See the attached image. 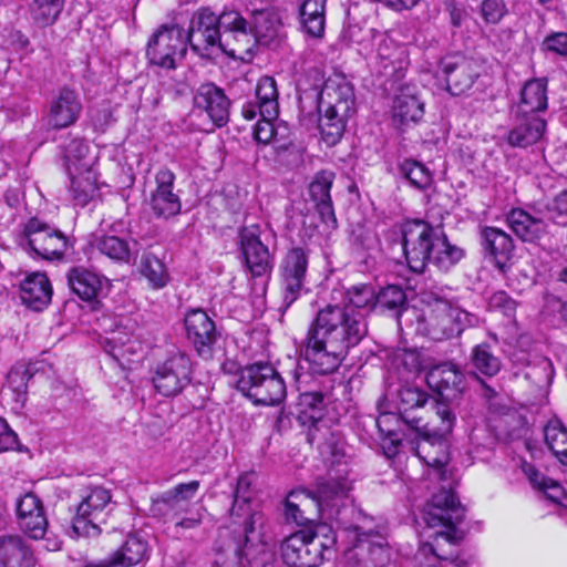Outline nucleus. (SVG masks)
<instances>
[{
	"mask_svg": "<svg viewBox=\"0 0 567 567\" xmlns=\"http://www.w3.org/2000/svg\"><path fill=\"white\" fill-rule=\"evenodd\" d=\"M368 333L364 315L350 307L328 305L310 326L301 353L315 373L338 369L350 348Z\"/></svg>",
	"mask_w": 567,
	"mask_h": 567,
	"instance_id": "f257e3e1",
	"label": "nucleus"
},
{
	"mask_svg": "<svg viewBox=\"0 0 567 567\" xmlns=\"http://www.w3.org/2000/svg\"><path fill=\"white\" fill-rule=\"evenodd\" d=\"M465 516V508L451 489H441L422 509V519L429 528L444 527V532L430 534L414 556V567H465L458 558L461 536L456 525Z\"/></svg>",
	"mask_w": 567,
	"mask_h": 567,
	"instance_id": "f03ea898",
	"label": "nucleus"
},
{
	"mask_svg": "<svg viewBox=\"0 0 567 567\" xmlns=\"http://www.w3.org/2000/svg\"><path fill=\"white\" fill-rule=\"evenodd\" d=\"M256 41L246 20L236 11L216 16L210 9L196 12L189 27V44L203 58L221 51L231 58L244 59Z\"/></svg>",
	"mask_w": 567,
	"mask_h": 567,
	"instance_id": "7ed1b4c3",
	"label": "nucleus"
},
{
	"mask_svg": "<svg viewBox=\"0 0 567 567\" xmlns=\"http://www.w3.org/2000/svg\"><path fill=\"white\" fill-rule=\"evenodd\" d=\"M402 246L406 262L414 272H422L427 262L441 271H449L464 257L461 247L451 244L443 233L423 220L403 225Z\"/></svg>",
	"mask_w": 567,
	"mask_h": 567,
	"instance_id": "20e7f679",
	"label": "nucleus"
},
{
	"mask_svg": "<svg viewBox=\"0 0 567 567\" xmlns=\"http://www.w3.org/2000/svg\"><path fill=\"white\" fill-rule=\"evenodd\" d=\"M458 403L456 394L450 398L444 392H432L431 395L427 392H385L383 400L379 402L381 416L377 424L381 429L386 415H399L410 426L417 427L420 417L410 416L409 412L413 409L429 406L442 420L444 431L450 432L455 421L454 410Z\"/></svg>",
	"mask_w": 567,
	"mask_h": 567,
	"instance_id": "39448f33",
	"label": "nucleus"
},
{
	"mask_svg": "<svg viewBox=\"0 0 567 567\" xmlns=\"http://www.w3.org/2000/svg\"><path fill=\"white\" fill-rule=\"evenodd\" d=\"M336 537L331 528L322 526L316 532L301 529L288 536L281 544V557L290 567H318L329 558Z\"/></svg>",
	"mask_w": 567,
	"mask_h": 567,
	"instance_id": "423d86ee",
	"label": "nucleus"
},
{
	"mask_svg": "<svg viewBox=\"0 0 567 567\" xmlns=\"http://www.w3.org/2000/svg\"><path fill=\"white\" fill-rule=\"evenodd\" d=\"M477 321L475 315L452 306L447 300L437 299L423 311L417 321V330L432 340L441 341L458 336Z\"/></svg>",
	"mask_w": 567,
	"mask_h": 567,
	"instance_id": "0eeeda50",
	"label": "nucleus"
},
{
	"mask_svg": "<svg viewBox=\"0 0 567 567\" xmlns=\"http://www.w3.org/2000/svg\"><path fill=\"white\" fill-rule=\"evenodd\" d=\"M277 83L271 76L259 79L255 99L243 105V116L246 120H254L257 114L261 116L255 127L254 137L260 144H269L276 136V130L272 121L279 115Z\"/></svg>",
	"mask_w": 567,
	"mask_h": 567,
	"instance_id": "6e6552de",
	"label": "nucleus"
},
{
	"mask_svg": "<svg viewBox=\"0 0 567 567\" xmlns=\"http://www.w3.org/2000/svg\"><path fill=\"white\" fill-rule=\"evenodd\" d=\"M189 43V32L186 33L177 24H163L150 38L146 56L150 63L175 69L177 60L182 59Z\"/></svg>",
	"mask_w": 567,
	"mask_h": 567,
	"instance_id": "1a4fd4ad",
	"label": "nucleus"
},
{
	"mask_svg": "<svg viewBox=\"0 0 567 567\" xmlns=\"http://www.w3.org/2000/svg\"><path fill=\"white\" fill-rule=\"evenodd\" d=\"M310 250L293 246L282 256L279 264V285L282 303L290 307L305 291L309 267Z\"/></svg>",
	"mask_w": 567,
	"mask_h": 567,
	"instance_id": "9d476101",
	"label": "nucleus"
},
{
	"mask_svg": "<svg viewBox=\"0 0 567 567\" xmlns=\"http://www.w3.org/2000/svg\"><path fill=\"white\" fill-rule=\"evenodd\" d=\"M112 495L109 489L95 486L89 488L78 505L72 522L73 532L78 536L95 537L101 533V524L105 523Z\"/></svg>",
	"mask_w": 567,
	"mask_h": 567,
	"instance_id": "9b49d317",
	"label": "nucleus"
},
{
	"mask_svg": "<svg viewBox=\"0 0 567 567\" xmlns=\"http://www.w3.org/2000/svg\"><path fill=\"white\" fill-rule=\"evenodd\" d=\"M28 244L38 256L44 259L60 258L66 249V237L38 218H31L25 225Z\"/></svg>",
	"mask_w": 567,
	"mask_h": 567,
	"instance_id": "f8f14e48",
	"label": "nucleus"
},
{
	"mask_svg": "<svg viewBox=\"0 0 567 567\" xmlns=\"http://www.w3.org/2000/svg\"><path fill=\"white\" fill-rule=\"evenodd\" d=\"M186 337L198 355L209 359L218 332L214 320L202 309H192L184 317Z\"/></svg>",
	"mask_w": 567,
	"mask_h": 567,
	"instance_id": "ddd939ff",
	"label": "nucleus"
},
{
	"mask_svg": "<svg viewBox=\"0 0 567 567\" xmlns=\"http://www.w3.org/2000/svg\"><path fill=\"white\" fill-rule=\"evenodd\" d=\"M175 174L163 167L155 174L156 187L151 194L150 205L152 212L161 218H169L181 213L182 203L174 192Z\"/></svg>",
	"mask_w": 567,
	"mask_h": 567,
	"instance_id": "4468645a",
	"label": "nucleus"
},
{
	"mask_svg": "<svg viewBox=\"0 0 567 567\" xmlns=\"http://www.w3.org/2000/svg\"><path fill=\"white\" fill-rule=\"evenodd\" d=\"M355 97L352 85L343 78L336 75L326 80L318 94V109L337 111L340 114L353 115Z\"/></svg>",
	"mask_w": 567,
	"mask_h": 567,
	"instance_id": "2eb2a0df",
	"label": "nucleus"
},
{
	"mask_svg": "<svg viewBox=\"0 0 567 567\" xmlns=\"http://www.w3.org/2000/svg\"><path fill=\"white\" fill-rule=\"evenodd\" d=\"M82 112L81 99L76 91L63 87L51 100L47 113V124L54 130L73 125Z\"/></svg>",
	"mask_w": 567,
	"mask_h": 567,
	"instance_id": "dca6fc26",
	"label": "nucleus"
},
{
	"mask_svg": "<svg viewBox=\"0 0 567 567\" xmlns=\"http://www.w3.org/2000/svg\"><path fill=\"white\" fill-rule=\"evenodd\" d=\"M444 424L441 426V434H425L417 443L415 449L416 456L422 460L437 480L445 478V466L449 463V445L445 435L450 432L444 431Z\"/></svg>",
	"mask_w": 567,
	"mask_h": 567,
	"instance_id": "f3484780",
	"label": "nucleus"
},
{
	"mask_svg": "<svg viewBox=\"0 0 567 567\" xmlns=\"http://www.w3.org/2000/svg\"><path fill=\"white\" fill-rule=\"evenodd\" d=\"M240 248L249 271L255 277H260L271 269L268 247L259 238L258 227H245L240 231Z\"/></svg>",
	"mask_w": 567,
	"mask_h": 567,
	"instance_id": "a211bd4d",
	"label": "nucleus"
},
{
	"mask_svg": "<svg viewBox=\"0 0 567 567\" xmlns=\"http://www.w3.org/2000/svg\"><path fill=\"white\" fill-rule=\"evenodd\" d=\"M349 538L354 540V548L367 549L371 555H377L375 559L385 556L386 526L382 523H375L371 517H364L360 524L352 526L349 530Z\"/></svg>",
	"mask_w": 567,
	"mask_h": 567,
	"instance_id": "6ab92c4d",
	"label": "nucleus"
},
{
	"mask_svg": "<svg viewBox=\"0 0 567 567\" xmlns=\"http://www.w3.org/2000/svg\"><path fill=\"white\" fill-rule=\"evenodd\" d=\"M230 102L225 92L213 83L202 84L194 95V107L204 111L216 126H223L229 117Z\"/></svg>",
	"mask_w": 567,
	"mask_h": 567,
	"instance_id": "aec40b11",
	"label": "nucleus"
},
{
	"mask_svg": "<svg viewBox=\"0 0 567 567\" xmlns=\"http://www.w3.org/2000/svg\"><path fill=\"white\" fill-rule=\"evenodd\" d=\"M298 420L302 425L309 426L307 440L313 444L319 440L318 433L322 427L327 430L324 420V405L322 392H300L298 395Z\"/></svg>",
	"mask_w": 567,
	"mask_h": 567,
	"instance_id": "412c9836",
	"label": "nucleus"
},
{
	"mask_svg": "<svg viewBox=\"0 0 567 567\" xmlns=\"http://www.w3.org/2000/svg\"><path fill=\"white\" fill-rule=\"evenodd\" d=\"M447 90L453 95H461L472 87L477 72L472 61L462 55L445 56L441 61Z\"/></svg>",
	"mask_w": 567,
	"mask_h": 567,
	"instance_id": "4be33fe9",
	"label": "nucleus"
},
{
	"mask_svg": "<svg viewBox=\"0 0 567 567\" xmlns=\"http://www.w3.org/2000/svg\"><path fill=\"white\" fill-rule=\"evenodd\" d=\"M148 549V543L144 537L131 534L110 557L99 563H89L85 567H132L147 558Z\"/></svg>",
	"mask_w": 567,
	"mask_h": 567,
	"instance_id": "5701e85b",
	"label": "nucleus"
},
{
	"mask_svg": "<svg viewBox=\"0 0 567 567\" xmlns=\"http://www.w3.org/2000/svg\"><path fill=\"white\" fill-rule=\"evenodd\" d=\"M20 527L34 539L45 535L48 519L44 515L41 501L33 494L27 493L17 504Z\"/></svg>",
	"mask_w": 567,
	"mask_h": 567,
	"instance_id": "b1692460",
	"label": "nucleus"
},
{
	"mask_svg": "<svg viewBox=\"0 0 567 567\" xmlns=\"http://www.w3.org/2000/svg\"><path fill=\"white\" fill-rule=\"evenodd\" d=\"M424 115V103L413 85H403L392 104V118L398 125L419 122Z\"/></svg>",
	"mask_w": 567,
	"mask_h": 567,
	"instance_id": "393cba45",
	"label": "nucleus"
},
{
	"mask_svg": "<svg viewBox=\"0 0 567 567\" xmlns=\"http://www.w3.org/2000/svg\"><path fill=\"white\" fill-rule=\"evenodd\" d=\"M68 285L72 292L84 301L96 299L110 288L107 278L82 267H75L69 271Z\"/></svg>",
	"mask_w": 567,
	"mask_h": 567,
	"instance_id": "a878e982",
	"label": "nucleus"
},
{
	"mask_svg": "<svg viewBox=\"0 0 567 567\" xmlns=\"http://www.w3.org/2000/svg\"><path fill=\"white\" fill-rule=\"evenodd\" d=\"M481 237L484 251L493 259L496 267L504 271L514 254L512 237L496 227H484Z\"/></svg>",
	"mask_w": 567,
	"mask_h": 567,
	"instance_id": "bb28decb",
	"label": "nucleus"
},
{
	"mask_svg": "<svg viewBox=\"0 0 567 567\" xmlns=\"http://www.w3.org/2000/svg\"><path fill=\"white\" fill-rule=\"evenodd\" d=\"M260 386L285 390V382L269 363H255L240 371L236 390H250Z\"/></svg>",
	"mask_w": 567,
	"mask_h": 567,
	"instance_id": "cd10ccee",
	"label": "nucleus"
},
{
	"mask_svg": "<svg viewBox=\"0 0 567 567\" xmlns=\"http://www.w3.org/2000/svg\"><path fill=\"white\" fill-rule=\"evenodd\" d=\"M187 360L174 357L159 365L152 379L155 390H184L188 386Z\"/></svg>",
	"mask_w": 567,
	"mask_h": 567,
	"instance_id": "c85d7f7f",
	"label": "nucleus"
},
{
	"mask_svg": "<svg viewBox=\"0 0 567 567\" xmlns=\"http://www.w3.org/2000/svg\"><path fill=\"white\" fill-rule=\"evenodd\" d=\"M0 567H35L33 554L22 537H0Z\"/></svg>",
	"mask_w": 567,
	"mask_h": 567,
	"instance_id": "c756f323",
	"label": "nucleus"
},
{
	"mask_svg": "<svg viewBox=\"0 0 567 567\" xmlns=\"http://www.w3.org/2000/svg\"><path fill=\"white\" fill-rule=\"evenodd\" d=\"M137 323L128 317H122L116 323L115 329L106 341L105 351L123 367V359L126 353H135V344L131 343V338L136 331Z\"/></svg>",
	"mask_w": 567,
	"mask_h": 567,
	"instance_id": "7c9ffc66",
	"label": "nucleus"
},
{
	"mask_svg": "<svg viewBox=\"0 0 567 567\" xmlns=\"http://www.w3.org/2000/svg\"><path fill=\"white\" fill-rule=\"evenodd\" d=\"M199 486V481H190L165 491L152 499L151 513L154 516L167 515L171 511L176 509L182 502L192 499L198 492Z\"/></svg>",
	"mask_w": 567,
	"mask_h": 567,
	"instance_id": "2f4dec72",
	"label": "nucleus"
},
{
	"mask_svg": "<svg viewBox=\"0 0 567 567\" xmlns=\"http://www.w3.org/2000/svg\"><path fill=\"white\" fill-rule=\"evenodd\" d=\"M20 289L22 302L34 310H42L52 297L51 284L41 272H33L25 277Z\"/></svg>",
	"mask_w": 567,
	"mask_h": 567,
	"instance_id": "473e14b6",
	"label": "nucleus"
},
{
	"mask_svg": "<svg viewBox=\"0 0 567 567\" xmlns=\"http://www.w3.org/2000/svg\"><path fill=\"white\" fill-rule=\"evenodd\" d=\"M512 230L524 241H535L546 231V223L523 209H513L507 216Z\"/></svg>",
	"mask_w": 567,
	"mask_h": 567,
	"instance_id": "72a5a7b5",
	"label": "nucleus"
},
{
	"mask_svg": "<svg viewBox=\"0 0 567 567\" xmlns=\"http://www.w3.org/2000/svg\"><path fill=\"white\" fill-rule=\"evenodd\" d=\"M547 109V82L534 79L525 83L520 91L518 111L523 115L542 112Z\"/></svg>",
	"mask_w": 567,
	"mask_h": 567,
	"instance_id": "f704fd0d",
	"label": "nucleus"
},
{
	"mask_svg": "<svg viewBox=\"0 0 567 567\" xmlns=\"http://www.w3.org/2000/svg\"><path fill=\"white\" fill-rule=\"evenodd\" d=\"M64 159L69 175L94 169L95 156L91 155L90 146L84 140H72L65 148Z\"/></svg>",
	"mask_w": 567,
	"mask_h": 567,
	"instance_id": "c9c22d12",
	"label": "nucleus"
},
{
	"mask_svg": "<svg viewBox=\"0 0 567 567\" xmlns=\"http://www.w3.org/2000/svg\"><path fill=\"white\" fill-rule=\"evenodd\" d=\"M326 1L305 0L300 8L302 28L312 38H321L324 33Z\"/></svg>",
	"mask_w": 567,
	"mask_h": 567,
	"instance_id": "e433bc0d",
	"label": "nucleus"
},
{
	"mask_svg": "<svg viewBox=\"0 0 567 567\" xmlns=\"http://www.w3.org/2000/svg\"><path fill=\"white\" fill-rule=\"evenodd\" d=\"M70 192L75 205L84 207L97 195V176L95 169L70 174Z\"/></svg>",
	"mask_w": 567,
	"mask_h": 567,
	"instance_id": "4c0bfd02",
	"label": "nucleus"
},
{
	"mask_svg": "<svg viewBox=\"0 0 567 567\" xmlns=\"http://www.w3.org/2000/svg\"><path fill=\"white\" fill-rule=\"evenodd\" d=\"M546 122L539 117H530L509 131L507 142L513 147H526L540 140Z\"/></svg>",
	"mask_w": 567,
	"mask_h": 567,
	"instance_id": "58836bf2",
	"label": "nucleus"
},
{
	"mask_svg": "<svg viewBox=\"0 0 567 567\" xmlns=\"http://www.w3.org/2000/svg\"><path fill=\"white\" fill-rule=\"evenodd\" d=\"M281 29L277 14L269 11H258L252 17L249 30L256 42L268 45L275 40Z\"/></svg>",
	"mask_w": 567,
	"mask_h": 567,
	"instance_id": "ea45409f",
	"label": "nucleus"
},
{
	"mask_svg": "<svg viewBox=\"0 0 567 567\" xmlns=\"http://www.w3.org/2000/svg\"><path fill=\"white\" fill-rule=\"evenodd\" d=\"M463 374L452 362L432 367L426 373L429 390H451L462 381Z\"/></svg>",
	"mask_w": 567,
	"mask_h": 567,
	"instance_id": "a19ab883",
	"label": "nucleus"
},
{
	"mask_svg": "<svg viewBox=\"0 0 567 567\" xmlns=\"http://www.w3.org/2000/svg\"><path fill=\"white\" fill-rule=\"evenodd\" d=\"M65 0H32L29 13L32 22L39 28H47L59 19Z\"/></svg>",
	"mask_w": 567,
	"mask_h": 567,
	"instance_id": "79ce46f5",
	"label": "nucleus"
},
{
	"mask_svg": "<svg viewBox=\"0 0 567 567\" xmlns=\"http://www.w3.org/2000/svg\"><path fill=\"white\" fill-rule=\"evenodd\" d=\"M95 247L102 255L116 262H130L132 251L130 243L115 235H102L94 239Z\"/></svg>",
	"mask_w": 567,
	"mask_h": 567,
	"instance_id": "37998d69",
	"label": "nucleus"
},
{
	"mask_svg": "<svg viewBox=\"0 0 567 567\" xmlns=\"http://www.w3.org/2000/svg\"><path fill=\"white\" fill-rule=\"evenodd\" d=\"M322 114L319 118V128L323 141L328 145H334L343 135L350 114H340L337 111L319 110Z\"/></svg>",
	"mask_w": 567,
	"mask_h": 567,
	"instance_id": "c03bdc74",
	"label": "nucleus"
},
{
	"mask_svg": "<svg viewBox=\"0 0 567 567\" xmlns=\"http://www.w3.org/2000/svg\"><path fill=\"white\" fill-rule=\"evenodd\" d=\"M350 489L351 484L344 477L324 480L318 484L317 502L320 506H332L337 501L346 498Z\"/></svg>",
	"mask_w": 567,
	"mask_h": 567,
	"instance_id": "a18cd8bd",
	"label": "nucleus"
},
{
	"mask_svg": "<svg viewBox=\"0 0 567 567\" xmlns=\"http://www.w3.org/2000/svg\"><path fill=\"white\" fill-rule=\"evenodd\" d=\"M341 307H350L359 312L372 310L377 307V292L371 285L352 286L346 291L344 303Z\"/></svg>",
	"mask_w": 567,
	"mask_h": 567,
	"instance_id": "49530a36",
	"label": "nucleus"
},
{
	"mask_svg": "<svg viewBox=\"0 0 567 567\" xmlns=\"http://www.w3.org/2000/svg\"><path fill=\"white\" fill-rule=\"evenodd\" d=\"M313 504V499L305 491H292L288 494L285 504L287 519L297 525H305L311 519L306 516V511Z\"/></svg>",
	"mask_w": 567,
	"mask_h": 567,
	"instance_id": "de8ad7c7",
	"label": "nucleus"
},
{
	"mask_svg": "<svg viewBox=\"0 0 567 567\" xmlns=\"http://www.w3.org/2000/svg\"><path fill=\"white\" fill-rule=\"evenodd\" d=\"M141 274L154 289H161L168 282V272L165 265L153 254L142 257Z\"/></svg>",
	"mask_w": 567,
	"mask_h": 567,
	"instance_id": "09e8293b",
	"label": "nucleus"
},
{
	"mask_svg": "<svg viewBox=\"0 0 567 567\" xmlns=\"http://www.w3.org/2000/svg\"><path fill=\"white\" fill-rule=\"evenodd\" d=\"M474 367L485 375H495L501 369V361L487 343L477 344L472 351Z\"/></svg>",
	"mask_w": 567,
	"mask_h": 567,
	"instance_id": "8fccbe9b",
	"label": "nucleus"
},
{
	"mask_svg": "<svg viewBox=\"0 0 567 567\" xmlns=\"http://www.w3.org/2000/svg\"><path fill=\"white\" fill-rule=\"evenodd\" d=\"M401 173L417 189H425L432 183V174L429 168L420 162L405 159L400 166Z\"/></svg>",
	"mask_w": 567,
	"mask_h": 567,
	"instance_id": "3c124183",
	"label": "nucleus"
},
{
	"mask_svg": "<svg viewBox=\"0 0 567 567\" xmlns=\"http://www.w3.org/2000/svg\"><path fill=\"white\" fill-rule=\"evenodd\" d=\"M249 514L248 519L245 522L244 534H245V547L248 545L264 544V515L259 512L250 513L249 507H244V511H239V515Z\"/></svg>",
	"mask_w": 567,
	"mask_h": 567,
	"instance_id": "603ef678",
	"label": "nucleus"
},
{
	"mask_svg": "<svg viewBox=\"0 0 567 567\" xmlns=\"http://www.w3.org/2000/svg\"><path fill=\"white\" fill-rule=\"evenodd\" d=\"M372 43L377 47L375 56L381 61L382 66L386 69L393 64L395 55L401 50L400 47L388 35L383 33H372Z\"/></svg>",
	"mask_w": 567,
	"mask_h": 567,
	"instance_id": "864d4df0",
	"label": "nucleus"
},
{
	"mask_svg": "<svg viewBox=\"0 0 567 567\" xmlns=\"http://www.w3.org/2000/svg\"><path fill=\"white\" fill-rule=\"evenodd\" d=\"M395 367L402 369L400 379L408 381L410 374L416 373L422 367L421 355L416 350H399L393 360Z\"/></svg>",
	"mask_w": 567,
	"mask_h": 567,
	"instance_id": "5fc2aeb1",
	"label": "nucleus"
},
{
	"mask_svg": "<svg viewBox=\"0 0 567 567\" xmlns=\"http://www.w3.org/2000/svg\"><path fill=\"white\" fill-rule=\"evenodd\" d=\"M255 481L254 473H244L238 477L237 485L234 492V504L231 507V515H239V511L248 506L251 498V485Z\"/></svg>",
	"mask_w": 567,
	"mask_h": 567,
	"instance_id": "6e6d98bb",
	"label": "nucleus"
},
{
	"mask_svg": "<svg viewBox=\"0 0 567 567\" xmlns=\"http://www.w3.org/2000/svg\"><path fill=\"white\" fill-rule=\"evenodd\" d=\"M477 11L487 24H497L507 13L504 0H476Z\"/></svg>",
	"mask_w": 567,
	"mask_h": 567,
	"instance_id": "4d7b16f0",
	"label": "nucleus"
},
{
	"mask_svg": "<svg viewBox=\"0 0 567 567\" xmlns=\"http://www.w3.org/2000/svg\"><path fill=\"white\" fill-rule=\"evenodd\" d=\"M333 173L320 172L316 175L315 179L309 186V193L316 203L326 202L331 199L330 189L333 183Z\"/></svg>",
	"mask_w": 567,
	"mask_h": 567,
	"instance_id": "13d9d810",
	"label": "nucleus"
},
{
	"mask_svg": "<svg viewBox=\"0 0 567 567\" xmlns=\"http://www.w3.org/2000/svg\"><path fill=\"white\" fill-rule=\"evenodd\" d=\"M405 300L404 291L398 286H388L377 292V307L382 309H399L405 303Z\"/></svg>",
	"mask_w": 567,
	"mask_h": 567,
	"instance_id": "bf43d9fd",
	"label": "nucleus"
},
{
	"mask_svg": "<svg viewBox=\"0 0 567 567\" xmlns=\"http://www.w3.org/2000/svg\"><path fill=\"white\" fill-rule=\"evenodd\" d=\"M545 441L553 453L567 446V429L559 422H550L545 427Z\"/></svg>",
	"mask_w": 567,
	"mask_h": 567,
	"instance_id": "052dcab7",
	"label": "nucleus"
},
{
	"mask_svg": "<svg viewBox=\"0 0 567 567\" xmlns=\"http://www.w3.org/2000/svg\"><path fill=\"white\" fill-rule=\"evenodd\" d=\"M451 24L455 28L465 27L471 20L470 8L460 1L449 0L445 3Z\"/></svg>",
	"mask_w": 567,
	"mask_h": 567,
	"instance_id": "680f3d73",
	"label": "nucleus"
},
{
	"mask_svg": "<svg viewBox=\"0 0 567 567\" xmlns=\"http://www.w3.org/2000/svg\"><path fill=\"white\" fill-rule=\"evenodd\" d=\"M491 309L501 310L506 317L512 318L516 312V301L505 291L499 290L492 293L488 298Z\"/></svg>",
	"mask_w": 567,
	"mask_h": 567,
	"instance_id": "e2e57ef3",
	"label": "nucleus"
},
{
	"mask_svg": "<svg viewBox=\"0 0 567 567\" xmlns=\"http://www.w3.org/2000/svg\"><path fill=\"white\" fill-rule=\"evenodd\" d=\"M523 472L526 474L529 482L535 487H538L545 492L559 489V485L556 482H554L551 480H547L542 473H539L534 467V465H532L529 463L523 464Z\"/></svg>",
	"mask_w": 567,
	"mask_h": 567,
	"instance_id": "0e129e2a",
	"label": "nucleus"
},
{
	"mask_svg": "<svg viewBox=\"0 0 567 567\" xmlns=\"http://www.w3.org/2000/svg\"><path fill=\"white\" fill-rule=\"evenodd\" d=\"M287 392H243L255 405L277 406L286 399Z\"/></svg>",
	"mask_w": 567,
	"mask_h": 567,
	"instance_id": "69168bd1",
	"label": "nucleus"
},
{
	"mask_svg": "<svg viewBox=\"0 0 567 567\" xmlns=\"http://www.w3.org/2000/svg\"><path fill=\"white\" fill-rule=\"evenodd\" d=\"M32 374L23 365L13 367L7 374L8 386L11 390H21L29 386Z\"/></svg>",
	"mask_w": 567,
	"mask_h": 567,
	"instance_id": "338daca9",
	"label": "nucleus"
},
{
	"mask_svg": "<svg viewBox=\"0 0 567 567\" xmlns=\"http://www.w3.org/2000/svg\"><path fill=\"white\" fill-rule=\"evenodd\" d=\"M547 51L559 55H567V32H557L548 35L544 41Z\"/></svg>",
	"mask_w": 567,
	"mask_h": 567,
	"instance_id": "774afa93",
	"label": "nucleus"
}]
</instances>
